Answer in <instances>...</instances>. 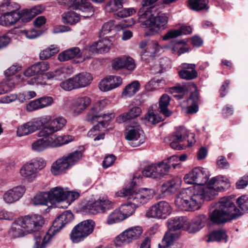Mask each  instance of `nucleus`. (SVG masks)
I'll return each instance as SVG.
<instances>
[{
	"instance_id": "obj_1",
	"label": "nucleus",
	"mask_w": 248,
	"mask_h": 248,
	"mask_svg": "<svg viewBox=\"0 0 248 248\" xmlns=\"http://www.w3.org/2000/svg\"><path fill=\"white\" fill-rule=\"evenodd\" d=\"M229 186L227 178L222 176L214 177L204 186L182 190L176 196L175 205L180 210L186 211L198 210L204 201L214 199L218 190Z\"/></svg>"
},
{
	"instance_id": "obj_2",
	"label": "nucleus",
	"mask_w": 248,
	"mask_h": 248,
	"mask_svg": "<svg viewBox=\"0 0 248 248\" xmlns=\"http://www.w3.org/2000/svg\"><path fill=\"white\" fill-rule=\"evenodd\" d=\"M1 6L11 10V12L6 13L0 17V25L3 26H11L20 19L23 22H29L36 15L42 13L44 10L41 5H38L30 9H26L17 12L16 9L19 8V5L11 0H3Z\"/></svg>"
},
{
	"instance_id": "obj_3",
	"label": "nucleus",
	"mask_w": 248,
	"mask_h": 248,
	"mask_svg": "<svg viewBox=\"0 0 248 248\" xmlns=\"http://www.w3.org/2000/svg\"><path fill=\"white\" fill-rule=\"evenodd\" d=\"M155 5L147 8H140L138 12L139 19L143 27L149 28L146 31L147 35H153L168 27V17L166 14L157 13Z\"/></svg>"
},
{
	"instance_id": "obj_4",
	"label": "nucleus",
	"mask_w": 248,
	"mask_h": 248,
	"mask_svg": "<svg viewBox=\"0 0 248 248\" xmlns=\"http://www.w3.org/2000/svg\"><path fill=\"white\" fill-rule=\"evenodd\" d=\"M242 215L243 213L230 199L222 197L215 204L209 217L213 222L221 224L236 219Z\"/></svg>"
},
{
	"instance_id": "obj_5",
	"label": "nucleus",
	"mask_w": 248,
	"mask_h": 248,
	"mask_svg": "<svg viewBox=\"0 0 248 248\" xmlns=\"http://www.w3.org/2000/svg\"><path fill=\"white\" fill-rule=\"evenodd\" d=\"M19 225L12 226L9 231V235L17 238L39 231L44 223V219L37 215L26 216L18 221Z\"/></svg>"
},
{
	"instance_id": "obj_6",
	"label": "nucleus",
	"mask_w": 248,
	"mask_h": 248,
	"mask_svg": "<svg viewBox=\"0 0 248 248\" xmlns=\"http://www.w3.org/2000/svg\"><path fill=\"white\" fill-rule=\"evenodd\" d=\"M136 183L132 182L128 187L119 193V196L129 200L136 207L146 203L150 199L152 192L151 189L142 188L136 191L134 189Z\"/></svg>"
},
{
	"instance_id": "obj_7",
	"label": "nucleus",
	"mask_w": 248,
	"mask_h": 248,
	"mask_svg": "<svg viewBox=\"0 0 248 248\" xmlns=\"http://www.w3.org/2000/svg\"><path fill=\"white\" fill-rule=\"evenodd\" d=\"M178 156L172 155L168 158L167 160H163L158 163L152 164L144 168L142 171L143 176L153 179H160L167 174L171 166L175 169L177 164H173L172 162L177 160Z\"/></svg>"
},
{
	"instance_id": "obj_8",
	"label": "nucleus",
	"mask_w": 248,
	"mask_h": 248,
	"mask_svg": "<svg viewBox=\"0 0 248 248\" xmlns=\"http://www.w3.org/2000/svg\"><path fill=\"white\" fill-rule=\"evenodd\" d=\"M82 157L81 151H76L57 159L51 166V171L54 175H59L78 162Z\"/></svg>"
},
{
	"instance_id": "obj_9",
	"label": "nucleus",
	"mask_w": 248,
	"mask_h": 248,
	"mask_svg": "<svg viewBox=\"0 0 248 248\" xmlns=\"http://www.w3.org/2000/svg\"><path fill=\"white\" fill-rule=\"evenodd\" d=\"M46 166L45 160L36 157L25 163L20 170L21 176L28 182L34 181L38 176L39 171Z\"/></svg>"
},
{
	"instance_id": "obj_10",
	"label": "nucleus",
	"mask_w": 248,
	"mask_h": 248,
	"mask_svg": "<svg viewBox=\"0 0 248 248\" xmlns=\"http://www.w3.org/2000/svg\"><path fill=\"white\" fill-rule=\"evenodd\" d=\"M95 223L93 220L87 219L76 225L70 234V239L74 243L83 241L93 231Z\"/></svg>"
},
{
	"instance_id": "obj_11",
	"label": "nucleus",
	"mask_w": 248,
	"mask_h": 248,
	"mask_svg": "<svg viewBox=\"0 0 248 248\" xmlns=\"http://www.w3.org/2000/svg\"><path fill=\"white\" fill-rule=\"evenodd\" d=\"M93 79L90 73L82 72L62 82L60 86L65 91H71L74 89L87 87L91 83Z\"/></svg>"
},
{
	"instance_id": "obj_12",
	"label": "nucleus",
	"mask_w": 248,
	"mask_h": 248,
	"mask_svg": "<svg viewBox=\"0 0 248 248\" xmlns=\"http://www.w3.org/2000/svg\"><path fill=\"white\" fill-rule=\"evenodd\" d=\"M105 103L104 100H101L97 102L92 107L90 111L86 115V120L87 122H90L91 124H94L95 122H98V124L94 125L88 132V135L89 137H91L93 132L99 130V125H101L103 127H105L106 123L103 121L98 120V119L101 117L104 118L106 116L105 114L99 113V112L103 108Z\"/></svg>"
},
{
	"instance_id": "obj_13",
	"label": "nucleus",
	"mask_w": 248,
	"mask_h": 248,
	"mask_svg": "<svg viewBox=\"0 0 248 248\" xmlns=\"http://www.w3.org/2000/svg\"><path fill=\"white\" fill-rule=\"evenodd\" d=\"M114 203L107 199L102 198L93 203H88L81 207V211L86 213L94 214L105 213L114 208Z\"/></svg>"
},
{
	"instance_id": "obj_14",
	"label": "nucleus",
	"mask_w": 248,
	"mask_h": 248,
	"mask_svg": "<svg viewBox=\"0 0 248 248\" xmlns=\"http://www.w3.org/2000/svg\"><path fill=\"white\" fill-rule=\"evenodd\" d=\"M58 2L75 10H79L83 13L82 16L89 17L94 14L92 4L85 0H57Z\"/></svg>"
},
{
	"instance_id": "obj_15",
	"label": "nucleus",
	"mask_w": 248,
	"mask_h": 248,
	"mask_svg": "<svg viewBox=\"0 0 248 248\" xmlns=\"http://www.w3.org/2000/svg\"><path fill=\"white\" fill-rule=\"evenodd\" d=\"M143 131L138 124L127 127L125 131V138L129 144L133 147L139 146L145 142Z\"/></svg>"
},
{
	"instance_id": "obj_16",
	"label": "nucleus",
	"mask_w": 248,
	"mask_h": 248,
	"mask_svg": "<svg viewBox=\"0 0 248 248\" xmlns=\"http://www.w3.org/2000/svg\"><path fill=\"white\" fill-rule=\"evenodd\" d=\"M140 227L136 226L129 228L117 236L114 240L116 246L122 247L131 243L137 239L142 233Z\"/></svg>"
},
{
	"instance_id": "obj_17",
	"label": "nucleus",
	"mask_w": 248,
	"mask_h": 248,
	"mask_svg": "<svg viewBox=\"0 0 248 248\" xmlns=\"http://www.w3.org/2000/svg\"><path fill=\"white\" fill-rule=\"evenodd\" d=\"M171 207L168 202L160 201L152 206L146 212L147 217L166 218L170 214Z\"/></svg>"
},
{
	"instance_id": "obj_18",
	"label": "nucleus",
	"mask_w": 248,
	"mask_h": 248,
	"mask_svg": "<svg viewBox=\"0 0 248 248\" xmlns=\"http://www.w3.org/2000/svg\"><path fill=\"white\" fill-rule=\"evenodd\" d=\"M208 180V175L203 168L196 167L194 168L184 177V181L188 184H196L202 186L206 184Z\"/></svg>"
},
{
	"instance_id": "obj_19",
	"label": "nucleus",
	"mask_w": 248,
	"mask_h": 248,
	"mask_svg": "<svg viewBox=\"0 0 248 248\" xmlns=\"http://www.w3.org/2000/svg\"><path fill=\"white\" fill-rule=\"evenodd\" d=\"M66 120L65 118L59 117L52 120L49 124L39 132L40 137H47L54 135L53 133L61 130L66 124Z\"/></svg>"
},
{
	"instance_id": "obj_20",
	"label": "nucleus",
	"mask_w": 248,
	"mask_h": 248,
	"mask_svg": "<svg viewBox=\"0 0 248 248\" xmlns=\"http://www.w3.org/2000/svg\"><path fill=\"white\" fill-rule=\"evenodd\" d=\"M122 84V78L117 76H109L101 80L99 84L100 90L107 92L114 89Z\"/></svg>"
},
{
	"instance_id": "obj_21",
	"label": "nucleus",
	"mask_w": 248,
	"mask_h": 248,
	"mask_svg": "<svg viewBox=\"0 0 248 248\" xmlns=\"http://www.w3.org/2000/svg\"><path fill=\"white\" fill-rule=\"evenodd\" d=\"M53 99L51 96H44L31 101L26 106L27 110L31 112L51 106Z\"/></svg>"
},
{
	"instance_id": "obj_22",
	"label": "nucleus",
	"mask_w": 248,
	"mask_h": 248,
	"mask_svg": "<svg viewBox=\"0 0 248 248\" xmlns=\"http://www.w3.org/2000/svg\"><path fill=\"white\" fill-rule=\"evenodd\" d=\"M25 192V188L22 186H17L6 191L3 195L4 201L8 203H13L18 201Z\"/></svg>"
},
{
	"instance_id": "obj_23",
	"label": "nucleus",
	"mask_w": 248,
	"mask_h": 248,
	"mask_svg": "<svg viewBox=\"0 0 248 248\" xmlns=\"http://www.w3.org/2000/svg\"><path fill=\"white\" fill-rule=\"evenodd\" d=\"M111 64L114 69L119 70L124 68L130 71H132L136 66L134 60L132 58L125 56L114 59Z\"/></svg>"
},
{
	"instance_id": "obj_24",
	"label": "nucleus",
	"mask_w": 248,
	"mask_h": 248,
	"mask_svg": "<svg viewBox=\"0 0 248 248\" xmlns=\"http://www.w3.org/2000/svg\"><path fill=\"white\" fill-rule=\"evenodd\" d=\"M172 135L175 137V138L177 139V140L182 142L186 140L187 138H190V140L189 139L187 140L189 147L192 146L195 142L194 134L189 133L187 130L183 126L177 127Z\"/></svg>"
},
{
	"instance_id": "obj_25",
	"label": "nucleus",
	"mask_w": 248,
	"mask_h": 248,
	"mask_svg": "<svg viewBox=\"0 0 248 248\" xmlns=\"http://www.w3.org/2000/svg\"><path fill=\"white\" fill-rule=\"evenodd\" d=\"M195 90L191 93L189 97L187 100L188 106L186 108V112L192 114L196 113L199 110L198 101L199 100V94L196 90V86L192 83Z\"/></svg>"
},
{
	"instance_id": "obj_26",
	"label": "nucleus",
	"mask_w": 248,
	"mask_h": 248,
	"mask_svg": "<svg viewBox=\"0 0 248 248\" xmlns=\"http://www.w3.org/2000/svg\"><path fill=\"white\" fill-rule=\"evenodd\" d=\"M40 126L38 121L28 122L18 127L17 135L19 137L29 135L40 129Z\"/></svg>"
},
{
	"instance_id": "obj_27",
	"label": "nucleus",
	"mask_w": 248,
	"mask_h": 248,
	"mask_svg": "<svg viewBox=\"0 0 248 248\" xmlns=\"http://www.w3.org/2000/svg\"><path fill=\"white\" fill-rule=\"evenodd\" d=\"M48 68L49 64L47 62H41L35 63L26 69L24 74L26 77H30L35 75L42 74L47 70Z\"/></svg>"
},
{
	"instance_id": "obj_28",
	"label": "nucleus",
	"mask_w": 248,
	"mask_h": 248,
	"mask_svg": "<svg viewBox=\"0 0 248 248\" xmlns=\"http://www.w3.org/2000/svg\"><path fill=\"white\" fill-rule=\"evenodd\" d=\"M91 99L88 96L79 97L76 99L73 103L72 109L74 113H82L91 104Z\"/></svg>"
},
{
	"instance_id": "obj_29",
	"label": "nucleus",
	"mask_w": 248,
	"mask_h": 248,
	"mask_svg": "<svg viewBox=\"0 0 248 248\" xmlns=\"http://www.w3.org/2000/svg\"><path fill=\"white\" fill-rule=\"evenodd\" d=\"M111 45L112 43L108 39H105L94 43L90 46L89 50L92 53H102L108 52L110 49Z\"/></svg>"
},
{
	"instance_id": "obj_30",
	"label": "nucleus",
	"mask_w": 248,
	"mask_h": 248,
	"mask_svg": "<svg viewBox=\"0 0 248 248\" xmlns=\"http://www.w3.org/2000/svg\"><path fill=\"white\" fill-rule=\"evenodd\" d=\"M32 143V149L36 152H42L49 147H53L50 136L43 137Z\"/></svg>"
},
{
	"instance_id": "obj_31",
	"label": "nucleus",
	"mask_w": 248,
	"mask_h": 248,
	"mask_svg": "<svg viewBox=\"0 0 248 248\" xmlns=\"http://www.w3.org/2000/svg\"><path fill=\"white\" fill-rule=\"evenodd\" d=\"M69 69L62 67L53 71L49 72L44 75V78L47 79L62 80L68 76Z\"/></svg>"
},
{
	"instance_id": "obj_32",
	"label": "nucleus",
	"mask_w": 248,
	"mask_h": 248,
	"mask_svg": "<svg viewBox=\"0 0 248 248\" xmlns=\"http://www.w3.org/2000/svg\"><path fill=\"white\" fill-rule=\"evenodd\" d=\"M49 202L54 203L56 202H60L66 200V191L60 187H56L52 188L49 192Z\"/></svg>"
},
{
	"instance_id": "obj_33",
	"label": "nucleus",
	"mask_w": 248,
	"mask_h": 248,
	"mask_svg": "<svg viewBox=\"0 0 248 248\" xmlns=\"http://www.w3.org/2000/svg\"><path fill=\"white\" fill-rule=\"evenodd\" d=\"M80 49L78 47H74L60 53L58 59L60 62H64L75 58H78L80 56Z\"/></svg>"
},
{
	"instance_id": "obj_34",
	"label": "nucleus",
	"mask_w": 248,
	"mask_h": 248,
	"mask_svg": "<svg viewBox=\"0 0 248 248\" xmlns=\"http://www.w3.org/2000/svg\"><path fill=\"white\" fill-rule=\"evenodd\" d=\"M186 218L184 217H176L170 218L167 222L170 231H175L180 230L186 224Z\"/></svg>"
},
{
	"instance_id": "obj_35",
	"label": "nucleus",
	"mask_w": 248,
	"mask_h": 248,
	"mask_svg": "<svg viewBox=\"0 0 248 248\" xmlns=\"http://www.w3.org/2000/svg\"><path fill=\"white\" fill-rule=\"evenodd\" d=\"M192 29L190 26H181L178 30H170L163 36L164 40L175 38L182 34H189L192 32Z\"/></svg>"
},
{
	"instance_id": "obj_36",
	"label": "nucleus",
	"mask_w": 248,
	"mask_h": 248,
	"mask_svg": "<svg viewBox=\"0 0 248 248\" xmlns=\"http://www.w3.org/2000/svg\"><path fill=\"white\" fill-rule=\"evenodd\" d=\"M170 102V96L167 94H163L160 98L159 101L158 111L165 117H170L172 114V112L168 108Z\"/></svg>"
},
{
	"instance_id": "obj_37",
	"label": "nucleus",
	"mask_w": 248,
	"mask_h": 248,
	"mask_svg": "<svg viewBox=\"0 0 248 248\" xmlns=\"http://www.w3.org/2000/svg\"><path fill=\"white\" fill-rule=\"evenodd\" d=\"M52 140L53 147H58L64 144H67L74 140V137L71 135L57 136L52 135L50 136Z\"/></svg>"
},
{
	"instance_id": "obj_38",
	"label": "nucleus",
	"mask_w": 248,
	"mask_h": 248,
	"mask_svg": "<svg viewBox=\"0 0 248 248\" xmlns=\"http://www.w3.org/2000/svg\"><path fill=\"white\" fill-rule=\"evenodd\" d=\"M227 238L228 236L226 234V231L223 229H219L213 231L209 234L207 242H219L224 240L225 242H226Z\"/></svg>"
},
{
	"instance_id": "obj_39",
	"label": "nucleus",
	"mask_w": 248,
	"mask_h": 248,
	"mask_svg": "<svg viewBox=\"0 0 248 248\" xmlns=\"http://www.w3.org/2000/svg\"><path fill=\"white\" fill-rule=\"evenodd\" d=\"M208 0H188V3L189 8L196 11L207 10L209 9L208 5Z\"/></svg>"
},
{
	"instance_id": "obj_40",
	"label": "nucleus",
	"mask_w": 248,
	"mask_h": 248,
	"mask_svg": "<svg viewBox=\"0 0 248 248\" xmlns=\"http://www.w3.org/2000/svg\"><path fill=\"white\" fill-rule=\"evenodd\" d=\"M63 22L70 25H74L80 20L79 15L74 11L65 13L62 15Z\"/></svg>"
},
{
	"instance_id": "obj_41",
	"label": "nucleus",
	"mask_w": 248,
	"mask_h": 248,
	"mask_svg": "<svg viewBox=\"0 0 248 248\" xmlns=\"http://www.w3.org/2000/svg\"><path fill=\"white\" fill-rule=\"evenodd\" d=\"M141 113V109L139 107H133L128 112L124 113L120 116L122 121H125L139 117Z\"/></svg>"
},
{
	"instance_id": "obj_42",
	"label": "nucleus",
	"mask_w": 248,
	"mask_h": 248,
	"mask_svg": "<svg viewBox=\"0 0 248 248\" xmlns=\"http://www.w3.org/2000/svg\"><path fill=\"white\" fill-rule=\"evenodd\" d=\"M124 219V216L122 214L120 209H115L108 217L107 223L111 225L120 222Z\"/></svg>"
},
{
	"instance_id": "obj_43",
	"label": "nucleus",
	"mask_w": 248,
	"mask_h": 248,
	"mask_svg": "<svg viewBox=\"0 0 248 248\" xmlns=\"http://www.w3.org/2000/svg\"><path fill=\"white\" fill-rule=\"evenodd\" d=\"M140 84L138 81H134L127 85L124 89L122 95L127 97L134 95L139 90Z\"/></svg>"
},
{
	"instance_id": "obj_44",
	"label": "nucleus",
	"mask_w": 248,
	"mask_h": 248,
	"mask_svg": "<svg viewBox=\"0 0 248 248\" xmlns=\"http://www.w3.org/2000/svg\"><path fill=\"white\" fill-rule=\"evenodd\" d=\"M176 236L174 233L167 232L162 240V244H158V248H166L173 244L175 240Z\"/></svg>"
},
{
	"instance_id": "obj_45",
	"label": "nucleus",
	"mask_w": 248,
	"mask_h": 248,
	"mask_svg": "<svg viewBox=\"0 0 248 248\" xmlns=\"http://www.w3.org/2000/svg\"><path fill=\"white\" fill-rule=\"evenodd\" d=\"M124 0H113L109 1L105 6V10L109 13H112L118 11L123 7Z\"/></svg>"
},
{
	"instance_id": "obj_46",
	"label": "nucleus",
	"mask_w": 248,
	"mask_h": 248,
	"mask_svg": "<svg viewBox=\"0 0 248 248\" xmlns=\"http://www.w3.org/2000/svg\"><path fill=\"white\" fill-rule=\"evenodd\" d=\"M136 207L129 201L127 204L122 205L119 209L122 214L124 216L125 219L134 213Z\"/></svg>"
},
{
	"instance_id": "obj_47",
	"label": "nucleus",
	"mask_w": 248,
	"mask_h": 248,
	"mask_svg": "<svg viewBox=\"0 0 248 248\" xmlns=\"http://www.w3.org/2000/svg\"><path fill=\"white\" fill-rule=\"evenodd\" d=\"M49 196L47 192H42L34 197L33 203L35 205H47L49 202Z\"/></svg>"
},
{
	"instance_id": "obj_48",
	"label": "nucleus",
	"mask_w": 248,
	"mask_h": 248,
	"mask_svg": "<svg viewBox=\"0 0 248 248\" xmlns=\"http://www.w3.org/2000/svg\"><path fill=\"white\" fill-rule=\"evenodd\" d=\"M178 74L181 78L186 80H191L198 77V73L196 70H180Z\"/></svg>"
},
{
	"instance_id": "obj_49",
	"label": "nucleus",
	"mask_w": 248,
	"mask_h": 248,
	"mask_svg": "<svg viewBox=\"0 0 248 248\" xmlns=\"http://www.w3.org/2000/svg\"><path fill=\"white\" fill-rule=\"evenodd\" d=\"M153 108L154 107L152 106L147 114L145 116V119L155 124L161 122L163 119L161 117L155 113Z\"/></svg>"
},
{
	"instance_id": "obj_50",
	"label": "nucleus",
	"mask_w": 248,
	"mask_h": 248,
	"mask_svg": "<svg viewBox=\"0 0 248 248\" xmlns=\"http://www.w3.org/2000/svg\"><path fill=\"white\" fill-rule=\"evenodd\" d=\"M58 51L59 49L57 47L51 46L50 47L46 48L40 53V59L42 60L48 59Z\"/></svg>"
},
{
	"instance_id": "obj_51",
	"label": "nucleus",
	"mask_w": 248,
	"mask_h": 248,
	"mask_svg": "<svg viewBox=\"0 0 248 248\" xmlns=\"http://www.w3.org/2000/svg\"><path fill=\"white\" fill-rule=\"evenodd\" d=\"M236 203L242 211L244 213H248V195L239 197L237 199Z\"/></svg>"
},
{
	"instance_id": "obj_52",
	"label": "nucleus",
	"mask_w": 248,
	"mask_h": 248,
	"mask_svg": "<svg viewBox=\"0 0 248 248\" xmlns=\"http://www.w3.org/2000/svg\"><path fill=\"white\" fill-rule=\"evenodd\" d=\"M176 181L178 182L179 179L175 178L164 184L162 186V191L168 193L173 192L176 188Z\"/></svg>"
},
{
	"instance_id": "obj_53",
	"label": "nucleus",
	"mask_w": 248,
	"mask_h": 248,
	"mask_svg": "<svg viewBox=\"0 0 248 248\" xmlns=\"http://www.w3.org/2000/svg\"><path fill=\"white\" fill-rule=\"evenodd\" d=\"M36 238V241L33 246L34 248H46L49 243L50 236H46L44 237L43 240L41 244L40 243L41 241V236L40 233L39 235L35 236Z\"/></svg>"
},
{
	"instance_id": "obj_54",
	"label": "nucleus",
	"mask_w": 248,
	"mask_h": 248,
	"mask_svg": "<svg viewBox=\"0 0 248 248\" xmlns=\"http://www.w3.org/2000/svg\"><path fill=\"white\" fill-rule=\"evenodd\" d=\"M22 33L27 38L32 39L41 35L42 34V31L39 30L32 29L30 30H23Z\"/></svg>"
},
{
	"instance_id": "obj_55",
	"label": "nucleus",
	"mask_w": 248,
	"mask_h": 248,
	"mask_svg": "<svg viewBox=\"0 0 248 248\" xmlns=\"http://www.w3.org/2000/svg\"><path fill=\"white\" fill-rule=\"evenodd\" d=\"M36 95L34 91H28L21 93L18 94V99L21 102H24L35 97Z\"/></svg>"
},
{
	"instance_id": "obj_56",
	"label": "nucleus",
	"mask_w": 248,
	"mask_h": 248,
	"mask_svg": "<svg viewBox=\"0 0 248 248\" xmlns=\"http://www.w3.org/2000/svg\"><path fill=\"white\" fill-rule=\"evenodd\" d=\"M174 138L173 136L171 135L166 138L165 140L166 142L168 141L170 142V145L171 148L178 150L182 149V147L179 144L182 141L177 140V139Z\"/></svg>"
},
{
	"instance_id": "obj_57",
	"label": "nucleus",
	"mask_w": 248,
	"mask_h": 248,
	"mask_svg": "<svg viewBox=\"0 0 248 248\" xmlns=\"http://www.w3.org/2000/svg\"><path fill=\"white\" fill-rule=\"evenodd\" d=\"M65 225V223L58 217L53 221L51 228V230L53 231V234L59 232Z\"/></svg>"
},
{
	"instance_id": "obj_58",
	"label": "nucleus",
	"mask_w": 248,
	"mask_h": 248,
	"mask_svg": "<svg viewBox=\"0 0 248 248\" xmlns=\"http://www.w3.org/2000/svg\"><path fill=\"white\" fill-rule=\"evenodd\" d=\"M115 28L113 21H109L105 23L100 31V35L104 36L110 32Z\"/></svg>"
},
{
	"instance_id": "obj_59",
	"label": "nucleus",
	"mask_w": 248,
	"mask_h": 248,
	"mask_svg": "<svg viewBox=\"0 0 248 248\" xmlns=\"http://www.w3.org/2000/svg\"><path fill=\"white\" fill-rule=\"evenodd\" d=\"M172 92L174 94L173 95L175 97L177 98L178 99H181L183 98L185 92L186 91L187 89L186 87H174L172 88Z\"/></svg>"
},
{
	"instance_id": "obj_60",
	"label": "nucleus",
	"mask_w": 248,
	"mask_h": 248,
	"mask_svg": "<svg viewBox=\"0 0 248 248\" xmlns=\"http://www.w3.org/2000/svg\"><path fill=\"white\" fill-rule=\"evenodd\" d=\"M58 217L61 218V220H62L65 225L72 221L74 218L73 215L71 211H66L63 212Z\"/></svg>"
},
{
	"instance_id": "obj_61",
	"label": "nucleus",
	"mask_w": 248,
	"mask_h": 248,
	"mask_svg": "<svg viewBox=\"0 0 248 248\" xmlns=\"http://www.w3.org/2000/svg\"><path fill=\"white\" fill-rule=\"evenodd\" d=\"M136 12V11L134 8H125L119 11L116 15L119 17L124 18L132 15Z\"/></svg>"
},
{
	"instance_id": "obj_62",
	"label": "nucleus",
	"mask_w": 248,
	"mask_h": 248,
	"mask_svg": "<svg viewBox=\"0 0 248 248\" xmlns=\"http://www.w3.org/2000/svg\"><path fill=\"white\" fill-rule=\"evenodd\" d=\"M192 220L202 229L205 225L207 218L204 215L200 214L196 216Z\"/></svg>"
},
{
	"instance_id": "obj_63",
	"label": "nucleus",
	"mask_w": 248,
	"mask_h": 248,
	"mask_svg": "<svg viewBox=\"0 0 248 248\" xmlns=\"http://www.w3.org/2000/svg\"><path fill=\"white\" fill-rule=\"evenodd\" d=\"M18 98V96L16 94H10L9 95H5L1 97L0 99V103H10Z\"/></svg>"
},
{
	"instance_id": "obj_64",
	"label": "nucleus",
	"mask_w": 248,
	"mask_h": 248,
	"mask_svg": "<svg viewBox=\"0 0 248 248\" xmlns=\"http://www.w3.org/2000/svg\"><path fill=\"white\" fill-rule=\"evenodd\" d=\"M201 229V227H199V226L192 220L191 222L189 223L186 230L189 233H194L199 231Z\"/></svg>"
}]
</instances>
